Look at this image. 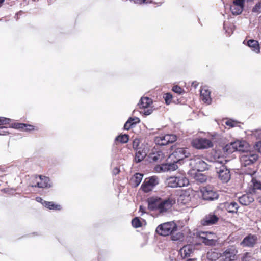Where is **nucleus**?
Wrapping results in <instances>:
<instances>
[{
  "mask_svg": "<svg viewBox=\"0 0 261 261\" xmlns=\"http://www.w3.org/2000/svg\"><path fill=\"white\" fill-rule=\"evenodd\" d=\"M227 162V160L221 158H219L216 161V163L217 164L216 169L219 178L224 183L229 181L231 176L229 169L224 165Z\"/></svg>",
  "mask_w": 261,
  "mask_h": 261,
  "instance_id": "nucleus-1",
  "label": "nucleus"
},
{
  "mask_svg": "<svg viewBox=\"0 0 261 261\" xmlns=\"http://www.w3.org/2000/svg\"><path fill=\"white\" fill-rule=\"evenodd\" d=\"M166 185L170 188L184 187L187 186L189 181L183 174H177L175 176L167 178L165 181Z\"/></svg>",
  "mask_w": 261,
  "mask_h": 261,
  "instance_id": "nucleus-2",
  "label": "nucleus"
},
{
  "mask_svg": "<svg viewBox=\"0 0 261 261\" xmlns=\"http://www.w3.org/2000/svg\"><path fill=\"white\" fill-rule=\"evenodd\" d=\"M249 145L245 141H236L227 144L223 148L224 151L231 153L234 151L244 152L249 150Z\"/></svg>",
  "mask_w": 261,
  "mask_h": 261,
  "instance_id": "nucleus-3",
  "label": "nucleus"
},
{
  "mask_svg": "<svg viewBox=\"0 0 261 261\" xmlns=\"http://www.w3.org/2000/svg\"><path fill=\"white\" fill-rule=\"evenodd\" d=\"M177 229V225L174 222H168L159 225L156 232L161 236H167L171 234Z\"/></svg>",
  "mask_w": 261,
  "mask_h": 261,
  "instance_id": "nucleus-4",
  "label": "nucleus"
},
{
  "mask_svg": "<svg viewBox=\"0 0 261 261\" xmlns=\"http://www.w3.org/2000/svg\"><path fill=\"white\" fill-rule=\"evenodd\" d=\"M242 153L240 157L242 167L252 165L257 159V155L248 152V150L242 152Z\"/></svg>",
  "mask_w": 261,
  "mask_h": 261,
  "instance_id": "nucleus-5",
  "label": "nucleus"
},
{
  "mask_svg": "<svg viewBox=\"0 0 261 261\" xmlns=\"http://www.w3.org/2000/svg\"><path fill=\"white\" fill-rule=\"evenodd\" d=\"M199 236L202 242L206 245L212 246L216 243L217 237L215 233L213 232L201 231Z\"/></svg>",
  "mask_w": 261,
  "mask_h": 261,
  "instance_id": "nucleus-6",
  "label": "nucleus"
},
{
  "mask_svg": "<svg viewBox=\"0 0 261 261\" xmlns=\"http://www.w3.org/2000/svg\"><path fill=\"white\" fill-rule=\"evenodd\" d=\"M191 144L193 147L197 149H205L213 146V143L211 140L203 138L193 139Z\"/></svg>",
  "mask_w": 261,
  "mask_h": 261,
  "instance_id": "nucleus-7",
  "label": "nucleus"
},
{
  "mask_svg": "<svg viewBox=\"0 0 261 261\" xmlns=\"http://www.w3.org/2000/svg\"><path fill=\"white\" fill-rule=\"evenodd\" d=\"M177 137L174 134H166L156 137L155 139L156 143L161 146L166 145L169 143L174 142Z\"/></svg>",
  "mask_w": 261,
  "mask_h": 261,
  "instance_id": "nucleus-8",
  "label": "nucleus"
},
{
  "mask_svg": "<svg viewBox=\"0 0 261 261\" xmlns=\"http://www.w3.org/2000/svg\"><path fill=\"white\" fill-rule=\"evenodd\" d=\"M175 203V200L173 197H169L165 199H161L159 213L162 214L170 211L172 205Z\"/></svg>",
  "mask_w": 261,
  "mask_h": 261,
  "instance_id": "nucleus-9",
  "label": "nucleus"
},
{
  "mask_svg": "<svg viewBox=\"0 0 261 261\" xmlns=\"http://www.w3.org/2000/svg\"><path fill=\"white\" fill-rule=\"evenodd\" d=\"M202 198L204 200L214 201L219 197L218 193L210 187H205L201 190Z\"/></svg>",
  "mask_w": 261,
  "mask_h": 261,
  "instance_id": "nucleus-10",
  "label": "nucleus"
},
{
  "mask_svg": "<svg viewBox=\"0 0 261 261\" xmlns=\"http://www.w3.org/2000/svg\"><path fill=\"white\" fill-rule=\"evenodd\" d=\"M158 184V178L152 176L144 180L141 186V188L144 192L147 193L151 191L154 187Z\"/></svg>",
  "mask_w": 261,
  "mask_h": 261,
  "instance_id": "nucleus-11",
  "label": "nucleus"
},
{
  "mask_svg": "<svg viewBox=\"0 0 261 261\" xmlns=\"http://www.w3.org/2000/svg\"><path fill=\"white\" fill-rule=\"evenodd\" d=\"M36 185H32L33 187H38L40 188H50L51 187L50 179L46 176H39L35 177Z\"/></svg>",
  "mask_w": 261,
  "mask_h": 261,
  "instance_id": "nucleus-12",
  "label": "nucleus"
},
{
  "mask_svg": "<svg viewBox=\"0 0 261 261\" xmlns=\"http://www.w3.org/2000/svg\"><path fill=\"white\" fill-rule=\"evenodd\" d=\"M237 253V250L235 247L231 246L223 252L221 255V257L225 261H232L236 258Z\"/></svg>",
  "mask_w": 261,
  "mask_h": 261,
  "instance_id": "nucleus-13",
  "label": "nucleus"
},
{
  "mask_svg": "<svg viewBox=\"0 0 261 261\" xmlns=\"http://www.w3.org/2000/svg\"><path fill=\"white\" fill-rule=\"evenodd\" d=\"M257 240L256 235L249 234L243 239L241 245L245 247H253L256 244Z\"/></svg>",
  "mask_w": 261,
  "mask_h": 261,
  "instance_id": "nucleus-14",
  "label": "nucleus"
},
{
  "mask_svg": "<svg viewBox=\"0 0 261 261\" xmlns=\"http://www.w3.org/2000/svg\"><path fill=\"white\" fill-rule=\"evenodd\" d=\"M245 0H233L230 10L233 15H239L243 11Z\"/></svg>",
  "mask_w": 261,
  "mask_h": 261,
  "instance_id": "nucleus-15",
  "label": "nucleus"
},
{
  "mask_svg": "<svg viewBox=\"0 0 261 261\" xmlns=\"http://www.w3.org/2000/svg\"><path fill=\"white\" fill-rule=\"evenodd\" d=\"M188 154H189V153L187 152L185 148H178L170 155V158L172 159L174 158L175 162H178L188 156Z\"/></svg>",
  "mask_w": 261,
  "mask_h": 261,
  "instance_id": "nucleus-16",
  "label": "nucleus"
},
{
  "mask_svg": "<svg viewBox=\"0 0 261 261\" xmlns=\"http://www.w3.org/2000/svg\"><path fill=\"white\" fill-rule=\"evenodd\" d=\"M194 248L192 245H184L179 250V255L181 258H185L190 256L194 251Z\"/></svg>",
  "mask_w": 261,
  "mask_h": 261,
  "instance_id": "nucleus-17",
  "label": "nucleus"
},
{
  "mask_svg": "<svg viewBox=\"0 0 261 261\" xmlns=\"http://www.w3.org/2000/svg\"><path fill=\"white\" fill-rule=\"evenodd\" d=\"M161 198L156 197H150L148 199V207L151 211H159Z\"/></svg>",
  "mask_w": 261,
  "mask_h": 261,
  "instance_id": "nucleus-18",
  "label": "nucleus"
},
{
  "mask_svg": "<svg viewBox=\"0 0 261 261\" xmlns=\"http://www.w3.org/2000/svg\"><path fill=\"white\" fill-rule=\"evenodd\" d=\"M218 220V217L216 215L210 214L203 218L201 221V224L204 226H209L215 224Z\"/></svg>",
  "mask_w": 261,
  "mask_h": 261,
  "instance_id": "nucleus-19",
  "label": "nucleus"
},
{
  "mask_svg": "<svg viewBox=\"0 0 261 261\" xmlns=\"http://www.w3.org/2000/svg\"><path fill=\"white\" fill-rule=\"evenodd\" d=\"M243 43L250 47L252 51L256 53H259L260 52L259 44L257 41L254 39H250L247 41L245 40Z\"/></svg>",
  "mask_w": 261,
  "mask_h": 261,
  "instance_id": "nucleus-20",
  "label": "nucleus"
},
{
  "mask_svg": "<svg viewBox=\"0 0 261 261\" xmlns=\"http://www.w3.org/2000/svg\"><path fill=\"white\" fill-rule=\"evenodd\" d=\"M194 162L195 168L199 172L204 171L208 169L207 163L201 159L196 158Z\"/></svg>",
  "mask_w": 261,
  "mask_h": 261,
  "instance_id": "nucleus-21",
  "label": "nucleus"
},
{
  "mask_svg": "<svg viewBox=\"0 0 261 261\" xmlns=\"http://www.w3.org/2000/svg\"><path fill=\"white\" fill-rule=\"evenodd\" d=\"M239 200L242 205H248L254 201V198L251 193H247L240 197Z\"/></svg>",
  "mask_w": 261,
  "mask_h": 261,
  "instance_id": "nucleus-22",
  "label": "nucleus"
},
{
  "mask_svg": "<svg viewBox=\"0 0 261 261\" xmlns=\"http://www.w3.org/2000/svg\"><path fill=\"white\" fill-rule=\"evenodd\" d=\"M210 94V91L205 88H203L200 91V96L202 101L207 104H210L211 101Z\"/></svg>",
  "mask_w": 261,
  "mask_h": 261,
  "instance_id": "nucleus-23",
  "label": "nucleus"
},
{
  "mask_svg": "<svg viewBox=\"0 0 261 261\" xmlns=\"http://www.w3.org/2000/svg\"><path fill=\"white\" fill-rule=\"evenodd\" d=\"M149 158L151 161L159 162L161 161L165 158V155L161 151H158L155 152H152L149 155Z\"/></svg>",
  "mask_w": 261,
  "mask_h": 261,
  "instance_id": "nucleus-24",
  "label": "nucleus"
},
{
  "mask_svg": "<svg viewBox=\"0 0 261 261\" xmlns=\"http://www.w3.org/2000/svg\"><path fill=\"white\" fill-rule=\"evenodd\" d=\"M152 101L151 98L148 97H142L139 101L138 106L140 109H146L149 107Z\"/></svg>",
  "mask_w": 261,
  "mask_h": 261,
  "instance_id": "nucleus-25",
  "label": "nucleus"
},
{
  "mask_svg": "<svg viewBox=\"0 0 261 261\" xmlns=\"http://www.w3.org/2000/svg\"><path fill=\"white\" fill-rule=\"evenodd\" d=\"M258 254L255 252H246L242 257L243 261H256Z\"/></svg>",
  "mask_w": 261,
  "mask_h": 261,
  "instance_id": "nucleus-26",
  "label": "nucleus"
},
{
  "mask_svg": "<svg viewBox=\"0 0 261 261\" xmlns=\"http://www.w3.org/2000/svg\"><path fill=\"white\" fill-rule=\"evenodd\" d=\"M146 155V151L141 148L137 149L135 158V161L136 163H139L141 162Z\"/></svg>",
  "mask_w": 261,
  "mask_h": 261,
  "instance_id": "nucleus-27",
  "label": "nucleus"
},
{
  "mask_svg": "<svg viewBox=\"0 0 261 261\" xmlns=\"http://www.w3.org/2000/svg\"><path fill=\"white\" fill-rule=\"evenodd\" d=\"M225 207L229 213H237L239 208L238 203L235 202L226 203L225 204Z\"/></svg>",
  "mask_w": 261,
  "mask_h": 261,
  "instance_id": "nucleus-28",
  "label": "nucleus"
},
{
  "mask_svg": "<svg viewBox=\"0 0 261 261\" xmlns=\"http://www.w3.org/2000/svg\"><path fill=\"white\" fill-rule=\"evenodd\" d=\"M143 178V174L141 173H136L131 179L133 185L137 187L141 182Z\"/></svg>",
  "mask_w": 261,
  "mask_h": 261,
  "instance_id": "nucleus-29",
  "label": "nucleus"
},
{
  "mask_svg": "<svg viewBox=\"0 0 261 261\" xmlns=\"http://www.w3.org/2000/svg\"><path fill=\"white\" fill-rule=\"evenodd\" d=\"M42 204L45 207L50 210H60L61 209V207L60 205L55 204L53 202L44 201L43 202H42Z\"/></svg>",
  "mask_w": 261,
  "mask_h": 261,
  "instance_id": "nucleus-30",
  "label": "nucleus"
},
{
  "mask_svg": "<svg viewBox=\"0 0 261 261\" xmlns=\"http://www.w3.org/2000/svg\"><path fill=\"white\" fill-rule=\"evenodd\" d=\"M139 120L138 118H129L124 125V128L125 129L128 130L133 125L135 124L136 122H139Z\"/></svg>",
  "mask_w": 261,
  "mask_h": 261,
  "instance_id": "nucleus-31",
  "label": "nucleus"
},
{
  "mask_svg": "<svg viewBox=\"0 0 261 261\" xmlns=\"http://www.w3.org/2000/svg\"><path fill=\"white\" fill-rule=\"evenodd\" d=\"M219 255L217 252L212 250L208 251L207 253V259L212 261L216 260L217 258H219Z\"/></svg>",
  "mask_w": 261,
  "mask_h": 261,
  "instance_id": "nucleus-32",
  "label": "nucleus"
},
{
  "mask_svg": "<svg viewBox=\"0 0 261 261\" xmlns=\"http://www.w3.org/2000/svg\"><path fill=\"white\" fill-rule=\"evenodd\" d=\"M195 179L196 181L200 183H203L206 181L207 177L205 175H203V174L198 173L195 174Z\"/></svg>",
  "mask_w": 261,
  "mask_h": 261,
  "instance_id": "nucleus-33",
  "label": "nucleus"
},
{
  "mask_svg": "<svg viewBox=\"0 0 261 261\" xmlns=\"http://www.w3.org/2000/svg\"><path fill=\"white\" fill-rule=\"evenodd\" d=\"M128 135L124 134L116 137L115 141H119L122 143H126L128 142Z\"/></svg>",
  "mask_w": 261,
  "mask_h": 261,
  "instance_id": "nucleus-34",
  "label": "nucleus"
},
{
  "mask_svg": "<svg viewBox=\"0 0 261 261\" xmlns=\"http://www.w3.org/2000/svg\"><path fill=\"white\" fill-rule=\"evenodd\" d=\"M155 170L159 172L169 171L168 164H162L160 166L156 167Z\"/></svg>",
  "mask_w": 261,
  "mask_h": 261,
  "instance_id": "nucleus-35",
  "label": "nucleus"
},
{
  "mask_svg": "<svg viewBox=\"0 0 261 261\" xmlns=\"http://www.w3.org/2000/svg\"><path fill=\"white\" fill-rule=\"evenodd\" d=\"M178 200L179 202L185 204L190 200L189 196L186 194H181L179 196Z\"/></svg>",
  "mask_w": 261,
  "mask_h": 261,
  "instance_id": "nucleus-36",
  "label": "nucleus"
},
{
  "mask_svg": "<svg viewBox=\"0 0 261 261\" xmlns=\"http://www.w3.org/2000/svg\"><path fill=\"white\" fill-rule=\"evenodd\" d=\"M172 234L171 238L172 240L174 241H182L184 239V236L182 233L178 232L176 234H174L173 232Z\"/></svg>",
  "mask_w": 261,
  "mask_h": 261,
  "instance_id": "nucleus-37",
  "label": "nucleus"
},
{
  "mask_svg": "<svg viewBox=\"0 0 261 261\" xmlns=\"http://www.w3.org/2000/svg\"><path fill=\"white\" fill-rule=\"evenodd\" d=\"M251 182L252 184V186L254 189L261 190V183L260 181H258L256 179L252 178L251 180Z\"/></svg>",
  "mask_w": 261,
  "mask_h": 261,
  "instance_id": "nucleus-38",
  "label": "nucleus"
},
{
  "mask_svg": "<svg viewBox=\"0 0 261 261\" xmlns=\"http://www.w3.org/2000/svg\"><path fill=\"white\" fill-rule=\"evenodd\" d=\"M132 224L135 228H138L141 226V222L137 217H136L132 220Z\"/></svg>",
  "mask_w": 261,
  "mask_h": 261,
  "instance_id": "nucleus-39",
  "label": "nucleus"
},
{
  "mask_svg": "<svg viewBox=\"0 0 261 261\" xmlns=\"http://www.w3.org/2000/svg\"><path fill=\"white\" fill-rule=\"evenodd\" d=\"M252 12L257 14L261 13V2H259L255 5L252 9Z\"/></svg>",
  "mask_w": 261,
  "mask_h": 261,
  "instance_id": "nucleus-40",
  "label": "nucleus"
},
{
  "mask_svg": "<svg viewBox=\"0 0 261 261\" xmlns=\"http://www.w3.org/2000/svg\"><path fill=\"white\" fill-rule=\"evenodd\" d=\"M225 124L230 127H233L237 125L238 122L237 121L233 120L232 119H229L225 122Z\"/></svg>",
  "mask_w": 261,
  "mask_h": 261,
  "instance_id": "nucleus-41",
  "label": "nucleus"
},
{
  "mask_svg": "<svg viewBox=\"0 0 261 261\" xmlns=\"http://www.w3.org/2000/svg\"><path fill=\"white\" fill-rule=\"evenodd\" d=\"M11 119L6 117H0V125L9 124Z\"/></svg>",
  "mask_w": 261,
  "mask_h": 261,
  "instance_id": "nucleus-42",
  "label": "nucleus"
},
{
  "mask_svg": "<svg viewBox=\"0 0 261 261\" xmlns=\"http://www.w3.org/2000/svg\"><path fill=\"white\" fill-rule=\"evenodd\" d=\"M177 163V162H175V161H174L173 163L168 164L169 171H174L178 168Z\"/></svg>",
  "mask_w": 261,
  "mask_h": 261,
  "instance_id": "nucleus-43",
  "label": "nucleus"
},
{
  "mask_svg": "<svg viewBox=\"0 0 261 261\" xmlns=\"http://www.w3.org/2000/svg\"><path fill=\"white\" fill-rule=\"evenodd\" d=\"M25 127V124L24 123H15L12 127L16 129H20L23 131L24 128Z\"/></svg>",
  "mask_w": 261,
  "mask_h": 261,
  "instance_id": "nucleus-44",
  "label": "nucleus"
},
{
  "mask_svg": "<svg viewBox=\"0 0 261 261\" xmlns=\"http://www.w3.org/2000/svg\"><path fill=\"white\" fill-rule=\"evenodd\" d=\"M172 91L175 93L181 94L183 90L179 86L175 85L172 87Z\"/></svg>",
  "mask_w": 261,
  "mask_h": 261,
  "instance_id": "nucleus-45",
  "label": "nucleus"
},
{
  "mask_svg": "<svg viewBox=\"0 0 261 261\" xmlns=\"http://www.w3.org/2000/svg\"><path fill=\"white\" fill-rule=\"evenodd\" d=\"M252 135L258 139H261V129H256L252 132Z\"/></svg>",
  "mask_w": 261,
  "mask_h": 261,
  "instance_id": "nucleus-46",
  "label": "nucleus"
},
{
  "mask_svg": "<svg viewBox=\"0 0 261 261\" xmlns=\"http://www.w3.org/2000/svg\"><path fill=\"white\" fill-rule=\"evenodd\" d=\"M172 99V95L170 93H167L165 97V100L167 104H169Z\"/></svg>",
  "mask_w": 261,
  "mask_h": 261,
  "instance_id": "nucleus-47",
  "label": "nucleus"
},
{
  "mask_svg": "<svg viewBox=\"0 0 261 261\" xmlns=\"http://www.w3.org/2000/svg\"><path fill=\"white\" fill-rule=\"evenodd\" d=\"M141 112L145 115H149L152 113V110L151 109L147 108L143 109V110H142Z\"/></svg>",
  "mask_w": 261,
  "mask_h": 261,
  "instance_id": "nucleus-48",
  "label": "nucleus"
},
{
  "mask_svg": "<svg viewBox=\"0 0 261 261\" xmlns=\"http://www.w3.org/2000/svg\"><path fill=\"white\" fill-rule=\"evenodd\" d=\"M7 128L6 127H0V135H6L8 134Z\"/></svg>",
  "mask_w": 261,
  "mask_h": 261,
  "instance_id": "nucleus-49",
  "label": "nucleus"
},
{
  "mask_svg": "<svg viewBox=\"0 0 261 261\" xmlns=\"http://www.w3.org/2000/svg\"><path fill=\"white\" fill-rule=\"evenodd\" d=\"M33 129H34V128L33 125L25 124V127L24 128L23 131L28 132Z\"/></svg>",
  "mask_w": 261,
  "mask_h": 261,
  "instance_id": "nucleus-50",
  "label": "nucleus"
},
{
  "mask_svg": "<svg viewBox=\"0 0 261 261\" xmlns=\"http://www.w3.org/2000/svg\"><path fill=\"white\" fill-rule=\"evenodd\" d=\"M139 144L138 140H135L133 143V147L134 149H137Z\"/></svg>",
  "mask_w": 261,
  "mask_h": 261,
  "instance_id": "nucleus-51",
  "label": "nucleus"
},
{
  "mask_svg": "<svg viewBox=\"0 0 261 261\" xmlns=\"http://www.w3.org/2000/svg\"><path fill=\"white\" fill-rule=\"evenodd\" d=\"M256 149L261 153V142H258L256 144Z\"/></svg>",
  "mask_w": 261,
  "mask_h": 261,
  "instance_id": "nucleus-52",
  "label": "nucleus"
},
{
  "mask_svg": "<svg viewBox=\"0 0 261 261\" xmlns=\"http://www.w3.org/2000/svg\"><path fill=\"white\" fill-rule=\"evenodd\" d=\"M119 172V170L117 168H115L113 171V174L114 175H117Z\"/></svg>",
  "mask_w": 261,
  "mask_h": 261,
  "instance_id": "nucleus-53",
  "label": "nucleus"
},
{
  "mask_svg": "<svg viewBox=\"0 0 261 261\" xmlns=\"http://www.w3.org/2000/svg\"><path fill=\"white\" fill-rule=\"evenodd\" d=\"M36 200L38 202H41L42 203V202H43L44 200L40 197H38L36 198Z\"/></svg>",
  "mask_w": 261,
  "mask_h": 261,
  "instance_id": "nucleus-54",
  "label": "nucleus"
},
{
  "mask_svg": "<svg viewBox=\"0 0 261 261\" xmlns=\"http://www.w3.org/2000/svg\"><path fill=\"white\" fill-rule=\"evenodd\" d=\"M139 211L140 212H142V213H144L145 212V208L142 206H140V210Z\"/></svg>",
  "mask_w": 261,
  "mask_h": 261,
  "instance_id": "nucleus-55",
  "label": "nucleus"
},
{
  "mask_svg": "<svg viewBox=\"0 0 261 261\" xmlns=\"http://www.w3.org/2000/svg\"><path fill=\"white\" fill-rule=\"evenodd\" d=\"M255 172H256V171L255 170H253L250 172H247V174L252 175H253L254 173H255Z\"/></svg>",
  "mask_w": 261,
  "mask_h": 261,
  "instance_id": "nucleus-56",
  "label": "nucleus"
},
{
  "mask_svg": "<svg viewBox=\"0 0 261 261\" xmlns=\"http://www.w3.org/2000/svg\"><path fill=\"white\" fill-rule=\"evenodd\" d=\"M192 85L195 87V88H196L197 86V83L196 82H194L192 83Z\"/></svg>",
  "mask_w": 261,
  "mask_h": 261,
  "instance_id": "nucleus-57",
  "label": "nucleus"
},
{
  "mask_svg": "<svg viewBox=\"0 0 261 261\" xmlns=\"http://www.w3.org/2000/svg\"><path fill=\"white\" fill-rule=\"evenodd\" d=\"M187 261H196L195 259H189Z\"/></svg>",
  "mask_w": 261,
  "mask_h": 261,
  "instance_id": "nucleus-58",
  "label": "nucleus"
},
{
  "mask_svg": "<svg viewBox=\"0 0 261 261\" xmlns=\"http://www.w3.org/2000/svg\"><path fill=\"white\" fill-rule=\"evenodd\" d=\"M259 202L261 203V197L258 198Z\"/></svg>",
  "mask_w": 261,
  "mask_h": 261,
  "instance_id": "nucleus-59",
  "label": "nucleus"
},
{
  "mask_svg": "<svg viewBox=\"0 0 261 261\" xmlns=\"http://www.w3.org/2000/svg\"><path fill=\"white\" fill-rule=\"evenodd\" d=\"M260 251H261V246H260Z\"/></svg>",
  "mask_w": 261,
  "mask_h": 261,
  "instance_id": "nucleus-60",
  "label": "nucleus"
},
{
  "mask_svg": "<svg viewBox=\"0 0 261 261\" xmlns=\"http://www.w3.org/2000/svg\"><path fill=\"white\" fill-rule=\"evenodd\" d=\"M256 261H258V259H257V260H256Z\"/></svg>",
  "mask_w": 261,
  "mask_h": 261,
  "instance_id": "nucleus-61",
  "label": "nucleus"
}]
</instances>
